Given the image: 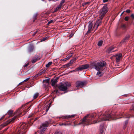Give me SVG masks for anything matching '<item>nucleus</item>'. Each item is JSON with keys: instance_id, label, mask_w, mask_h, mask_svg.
I'll use <instances>...</instances> for the list:
<instances>
[{"instance_id": "obj_2", "label": "nucleus", "mask_w": 134, "mask_h": 134, "mask_svg": "<svg viewBox=\"0 0 134 134\" xmlns=\"http://www.w3.org/2000/svg\"><path fill=\"white\" fill-rule=\"evenodd\" d=\"M96 116V113L87 114L84 116L77 124V125H81L83 127L92 124L91 122L92 119L94 118Z\"/></svg>"}, {"instance_id": "obj_19", "label": "nucleus", "mask_w": 134, "mask_h": 134, "mask_svg": "<svg viewBox=\"0 0 134 134\" xmlns=\"http://www.w3.org/2000/svg\"><path fill=\"white\" fill-rule=\"evenodd\" d=\"M75 115H66L64 116L63 117V119H68L71 118H74L75 116Z\"/></svg>"}, {"instance_id": "obj_25", "label": "nucleus", "mask_w": 134, "mask_h": 134, "mask_svg": "<svg viewBox=\"0 0 134 134\" xmlns=\"http://www.w3.org/2000/svg\"><path fill=\"white\" fill-rule=\"evenodd\" d=\"M39 96V93H35L34 96L33 98L34 99L37 98Z\"/></svg>"}, {"instance_id": "obj_59", "label": "nucleus", "mask_w": 134, "mask_h": 134, "mask_svg": "<svg viewBox=\"0 0 134 134\" xmlns=\"http://www.w3.org/2000/svg\"><path fill=\"white\" fill-rule=\"evenodd\" d=\"M124 12H122V13H121V15H122L124 14Z\"/></svg>"}, {"instance_id": "obj_30", "label": "nucleus", "mask_w": 134, "mask_h": 134, "mask_svg": "<svg viewBox=\"0 0 134 134\" xmlns=\"http://www.w3.org/2000/svg\"><path fill=\"white\" fill-rule=\"evenodd\" d=\"M45 71L46 70H44L42 71H40L39 73L40 74V75H41L44 73L45 72Z\"/></svg>"}, {"instance_id": "obj_55", "label": "nucleus", "mask_w": 134, "mask_h": 134, "mask_svg": "<svg viewBox=\"0 0 134 134\" xmlns=\"http://www.w3.org/2000/svg\"><path fill=\"white\" fill-rule=\"evenodd\" d=\"M8 127L7 128H6V129H5L4 130V131H6L7 130V129H8Z\"/></svg>"}, {"instance_id": "obj_10", "label": "nucleus", "mask_w": 134, "mask_h": 134, "mask_svg": "<svg viewBox=\"0 0 134 134\" xmlns=\"http://www.w3.org/2000/svg\"><path fill=\"white\" fill-rule=\"evenodd\" d=\"M102 20L98 18L96 21L95 24L94 25L93 29H95V30H96L98 28V26L101 24L102 22Z\"/></svg>"}, {"instance_id": "obj_60", "label": "nucleus", "mask_w": 134, "mask_h": 134, "mask_svg": "<svg viewBox=\"0 0 134 134\" xmlns=\"http://www.w3.org/2000/svg\"><path fill=\"white\" fill-rule=\"evenodd\" d=\"M88 3V2L86 3H85V5L87 4Z\"/></svg>"}, {"instance_id": "obj_45", "label": "nucleus", "mask_w": 134, "mask_h": 134, "mask_svg": "<svg viewBox=\"0 0 134 134\" xmlns=\"http://www.w3.org/2000/svg\"><path fill=\"white\" fill-rule=\"evenodd\" d=\"M66 64V65L67 66V67H69L71 65L70 63H69V62L68 63V64Z\"/></svg>"}, {"instance_id": "obj_35", "label": "nucleus", "mask_w": 134, "mask_h": 134, "mask_svg": "<svg viewBox=\"0 0 134 134\" xmlns=\"http://www.w3.org/2000/svg\"><path fill=\"white\" fill-rule=\"evenodd\" d=\"M38 60L36 59L35 58H34L32 61V63H34L36 62Z\"/></svg>"}, {"instance_id": "obj_40", "label": "nucleus", "mask_w": 134, "mask_h": 134, "mask_svg": "<svg viewBox=\"0 0 134 134\" xmlns=\"http://www.w3.org/2000/svg\"><path fill=\"white\" fill-rule=\"evenodd\" d=\"M48 38V37H44L42 40H41L42 41H45L46 40H47Z\"/></svg>"}, {"instance_id": "obj_34", "label": "nucleus", "mask_w": 134, "mask_h": 134, "mask_svg": "<svg viewBox=\"0 0 134 134\" xmlns=\"http://www.w3.org/2000/svg\"><path fill=\"white\" fill-rule=\"evenodd\" d=\"M32 119H31V120L30 121H29L28 124L29 125H32V124H33V121H32Z\"/></svg>"}, {"instance_id": "obj_17", "label": "nucleus", "mask_w": 134, "mask_h": 134, "mask_svg": "<svg viewBox=\"0 0 134 134\" xmlns=\"http://www.w3.org/2000/svg\"><path fill=\"white\" fill-rule=\"evenodd\" d=\"M57 78L54 79H52L51 80V85L53 86H55V84L57 82Z\"/></svg>"}, {"instance_id": "obj_36", "label": "nucleus", "mask_w": 134, "mask_h": 134, "mask_svg": "<svg viewBox=\"0 0 134 134\" xmlns=\"http://www.w3.org/2000/svg\"><path fill=\"white\" fill-rule=\"evenodd\" d=\"M121 115H122L123 116V117L125 118H130V116H129V115H128L127 116L126 115V116H124V114H121Z\"/></svg>"}, {"instance_id": "obj_20", "label": "nucleus", "mask_w": 134, "mask_h": 134, "mask_svg": "<svg viewBox=\"0 0 134 134\" xmlns=\"http://www.w3.org/2000/svg\"><path fill=\"white\" fill-rule=\"evenodd\" d=\"M104 125V123L100 125V133H102V134L103 133V127Z\"/></svg>"}, {"instance_id": "obj_50", "label": "nucleus", "mask_w": 134, "mask_h": 134, "mask_svg": "<svg viewBox=\"0 0 134 134\" xmlns=\"http://www.w3.org/2000/svg\"><path fill=\"white\" fill-rule=\"evenodd\" d=\"M128 120H126L125 121V125H127L128 123Z\"/></svg>"}, {"instance_id": "obj_8", "label": "nucleus", "mask_w": 134, "mask_h": 134, "mask_svg": "<svg viewBox=\"0 0 134 134\" xmlns=\"http://www.w3.org/2000/svg\"><path fill=\"white\" fill-rule=\"evenodd\" d=\"M49 79H48L43 80L42 82L43 83V87L47 92H48L49 88Z\"/></svg>"}, {"instance_id": "obj_24", "label": "nucleus", "mask_w": 134, "mask_h": 134, "mask_svg": "<svg viewBox=\"0 0 134 134\" xmlns=\"http://www.w3.org/2000/svg\"><path fill=\"white\" fill-rule=\"evenodd\" d=\"M77 58L76 57L75 58L71 60L69 62V63L71 65L76 60Z\"/></svg>"}, {"instance_id": "obj_29", "label": "nucleus", "mask_w": 134, "mask_h": 134, "mask_svg": "<svg viewBox=\"0 0 134 134\" xmlns=\"http://www.w3.org/2000/svg\"><path fill=\"white\" fill-rule=\"evenodd\" d=\"M132 110L134 111V102L132 104V107H131L130 111L131 112Z\"/></svg>"}, {"instance_id": "obj_41", "label": "nucleus", "mask_w": 134, "mask_h": 134, "mask_svg": "<svg viewBox=\"0 0 134 134\" xmlns=\"http://www.w3.org/2000/svg\"><path fill=\"white\" fill-rule=\"evenodd\" d=\"M54 92L56 93H59L58 92V90L57 89H55L54 91Z\"/></svg>"}, {"instance_id": "obj_49", "label": "nucleus", "mask_w": 134, "mask_h": 134, "mask_svg": "<svg viewBox=\"0 0 134 134\" xmlns=\"http://www.w3.org/2000/svg\"><path fill=\"white\" fill-rule=\"evenodd\" d=\"M37 31H36L35 32L34 34L32 35V36H35L36 34L37 33Z\"/></svg>"}, {"instance_id": "obj_54", "label": "nucleus", "mask_w": 134, "mask_h": 134, "mask_svg": "<svg viewBox=\"0 0 134 134\" xmlns=\"http://www.w3.org/2000/svg\"><path fill=\"white\" fill-rule=\"evenodd\" d=\"M4 115L2 116L0 119V121L2 120L4 118Z\"/></svg>"}, {"instance_id": "obj_48", "label": "nucleus", "mask_w": 134, "mask_h": 134, "mask_svg": "<svg viewBox=\"0 0 134 134\" xmlns=\"http://www.w3.org/2000/svg\"><path fill=\"white\" fill-rule=\"evenodd\" d=\"M131 16L133 19H134V14H131Z\"/></svg>"}, {"instance_id": "obj_26", "label": "nucleus", "mask_w": 134, "mask_h": 134, "mask_svg": "<svg viewBox=\"0 0 134 134\" xmlns=\"http://www.w3.org/2000/svg\"><path fill=\"white\" fill-rule=\"evenodd\" d=\"M80 71V70H79V67H78L77 68H76V69L75 70H73L70 71V72L71 73L72 72H76V71Z\"/></svg>"}, {"instance_id": "obj_13", "label": "nucleus", "mask_w": 134, "mask_h": 134, "mask_svg": "<svg viewBox=\"0 0 134 134\" xmlns=\"http://www.w3.org/2000/svg\"><path fill=\"white\" fill-rule=\"evenodd\" d=\"M89 67V65L88 64H85L82 65L79 67V70L80 71L83 70L87 69Z\"/></svg>"}, {"instance_id": "obj_28", "label": "nucleus", "mask_w": 134, "mask_h": 134, "mask_svg": "<svg viewBox=\"0 0 134 134\" xmlns=\"http://www.w3.org/2000/svg\"><path fill=\"white\" fill-rule=\"evenodd\" d=\"M52 63V62H49L46 65V67L47 68L49 67L51 65Z\"/></svg>"}, {"instance_id": "obj_52", "label": "nucleus", "mask_w": 134, "mask_h": 134, "mask_svg": "<svg viewBox=\"0 0 134 134\" xmlns=\"http://www.w3.org/2000/svg\"><path fill=\"white\" fill-rule=\"evenodd\" d=\"M29 65V64L28 63H27V64H26L24 66V67H27L28 65Z\"/></svg>"}, {"instance_id": "obj_38", "label": "nucleus", "mask_w": 134, "mask_h": 134, "mask_svg": "<svg viewBox=\"0 0 134 134\" xmlns=\"http://www.w3.org/2000/svg\"><path fill=\"white\" fill-rule=\"evenodd\" d=\"M129 16H126L124 18V20L126 21H128L129 20Z\"/></svg>"}, {"instance_id": "obj_12", "label": "nucleus", "mask_w": 134, "mask_h": 134, "mask_svg": "<svg viewBox=\"0 0 134 134\" xmlns=\"http://www.w3.org/2000/svg\"><path fill=\"white\" fill-rule=\"evenodd\" d=\"M85 85V83L83 82L77 81L76 82V85L77 88H82Z\"/></svg>"}, {"instance_id": "obj_42", "label": "nucleus", "mask_w": 134, "mask_h": 134, "mask_svg": "<svg viewBox=\"0 0 134 134\" xmlns=\"http://www.w3.org/2000/svg\"><path fill=\"white\" fill-rule=\"evenodd\" d=\"M54 134H62L61 132L58 131L56 132Z\"/></svg>"}, {"instance_id": "obj_57", "label": "nucleus", "mask_w": 134, "mask_h": 134, "mask_svg": "<svg viewBox=\"0 0 134 134\" xmlns=\"http://www.w3.org/2000/svg\"><path fill=\"white\" fill-rule=\"evenodd\" d=\"M66 65V64H65V65H64V68H66V67H67V66Z\"/></svg>"}, {"instance_id": "obj_47", "label": "nucleus", "mask_w": 134, "mask_h": 134, "mask_svg": "<svg viewBox=\"0 0 134 134\" xmlns=\"http://www.w3.org/2000/svg\"><path fill=\"white\" fill-rule=\"evenodd\" d=\"M70 54L68 55V56L67 58H68V59L70 58L72 56V54Z\"/></svg>"}, {"instance_id": "obj_7", "label": "nucleus", "mask_w": 134, "mask_h": 134, "mask_svg": "<svg viewBox=\"0 0 134 134\" xmlns=\"http://www.w3.org/2000/svg\"><path fill=\"white\" fill-rule=\"evenodd\" d=\"M49 123V121H46L42 124V125L38 128L40 131V134H43L44 133Z\"/></svg>"}, {"instance_id": "obj_23", "label": "nucleus", "mask_w": 134, "mask_h": 134, "mask_svg": "<svg viewBox=\"0 0 134 134\" xmlns=\"http://www.w3.org/2000/svg\"><path fill=\"white\" fill-rule=\"evenodd\" d=\"M38 14L37 13L35 14L33 16V22H34L35 21V20L37 18V16Z\"/></svg>"}, {"instance_id": "obj_4", "label": "nucleus", "mask_w": 134, "mask_h": 134, "mask_svg": "<svg viewBox=\"0 0 134 134\" xmlns=\"http://www.w3.org/2000/svg\"><path fill=\"white\" fill-rule=\"evenodd\" d=\"M108 113L107 111L105 112V114L106 115L104 117L102 118H100L99 120H97V121H94V123H97L99 122L100 121H107V120H114L113 117L117 115L116 114L113 115V114H107Z\"/></svg>"}, {"instance_id": "obj_32", "label": "nucleus", "mask_w": 134, "mask_h": 134, "mask_svg": "<svg viewBox=\"0 0 134 134\" xmlns=\"http://www.w3.org/2000/svg\"><path fill=\"white\" fill-rule=\"evenodd\" d=\"M40 76V74L39 73L37 74L36 75L33 77V78L34 79H36L37 78V77H38L39 76Z\"/></svg>"}, {"instance_id": "obj_14", "label": "nucleus", "mask_w": 134, "mask_h": 134, "mask_svg": "<svg viewBox=\"0 0 134 134\" xmlns=\"http://www.w3.org/2000/svg\"><path fill=\"white\" fill-rule=\"evenodd\" d=\"M122 54L121 53H119V54H117L113 55V57H116V62H119L121 58L122 57Z\"/></svg>"}, {"instance_id": "obj_3", "label": "nucleus", "mask_w": 134, "mask_h": 134, "mask_svg": "<svg viewBox=\"0 0 134 134\" xmlns=\"http://www.w3.org/2000/svg\"><path fill=\"white\" fill-rule=\"evenodd\" d=\"M106 63L104 61H101L98 62H93L90 65V67L92 68H94L98 71H103L105 69Z\"/></svg>"}, {"instance_id": "obj_58", "label": "nucleus", "mask_w": 134, "mask_h": 134, "mask_svg": "<svg viewBox=\"0 0 134 134\" xmlns=\"http://www.w3.org/2000/svg\"><path fill=\"white\" fill-rule=\"evenodd\" d=\"M126 125H124V129L126 128Z\"/></svg>"}, {"instance_id": "obj_44", "label": "nucleus", "mask_w": 134, "mask_h": 134, "mask_svg": "<svg viewBox=\"0 0 134 134\" xmlns=\"http://www.w3.org/2000/svg\"><path fill=\"white\" fill-rule=\"evenodd\" d=\"M125 12L128 13H129L131 11L130 9L127 10Z\"/></svg>"}, {"instance_id": "obj_16", "label": "nucleus", "mask_w": 134, "mask_h": 134, "mask_svg": "<svg viewBox=\"0 0 134 134\" xmlns=\"http://www.w3.org/2000/svg\"><path fill=\"white\" fill-rule=\"evenodd\" d=\"M34 49V47L32 45H30L28 48V52L30 53L32 52Z\"/></svg>"}, {"instance_id": "obj_1", "label": "nucleus", "mask_w": 134, "mask_h": 134, "mask_svg": "<svg viewBox=\"0 0 134 134\" xmlns=\"http://www.w3.org/2000/svg\"><path fill=\"white\" fill-rule=\"evenodd\" d=\"M29 103V102H28L24 105H23L21 108H19L18 110L16 111V113H18L16 115L14 116L12 119L7 121L4 124L0 125V130H1L2 128L7 125L8 124L10 123H12L14 122L15 121V119L17 118L19 116H22L25 114L26 112L29 110L28 109L31 106V105H30L28 108L25 109L23 114H22V113L20 112L21 111L20 110L22 108L27 106Z\"/></svg>"}, {"instance_id": "obj_33", "label": "nucleus", "mask_w": 134, "mask_h": 134, "mask_svg": "<svg viewBox=\"0 0 134 134\" xmlns=\"http://www.w3.org/2000/svg\"><path fill=\"white\" fill-rule=\"evenodd\" d=\"M101 73V71H99L97 73L96 75H99V77H101L102 76V75H100Z\"/></svg>"}, {"instance_id": "obj_22", "label": "nucleus", "mask_w": 134, "mask_h": 134, "mask_svg": "<svg viewBox=\"0 0 134 134\" xmlns=\"http://www.w3.org/2000/svg\"><path fill=\"white\" fill-rule=\"evenodd\" d=\"M103 41L102 40H100L98 42L97 45L98 46L101 47L102 46L103 43Z\"/></svg>"}, {"instance_id": "obj_9", "label": "nucleus", "mask_w": 134, "mask_h": 134, "mask_svg": "<svg viewBox=\"0 0 134 134\" xmlns=\"http://www.w3.org/2000/svg\"><path fill=\"white\" fill-rule=\"evenodd\" d=\"M131 34L128 33L126 34L124 38L121 41L120 44H122L124 43H127L130 40L131 37Z\"/></svg>"}, {"instance_id": "obj_53", "label": "nucleus", "mask_w": 134, "mask_h": 134, "mask_svg": "<svg viewBox=\"0 0 134 134\" xmlns=\"http://www.w3.org/2000/svg\"><path fill=\"white\" fill-rule=\"evenodd\" d=\"M73 35H74L73 34L71 33L70 35V37H72V36H73Z\"/></svg>"}, {"instance_id": "obj_39", "label": "nucleus", "mask_w": 134, "mask_h": 134, "mask_svg": "<svg viewBox=\"0 0 134 134\" xmlns=\"http://www.w3.org/2000/svg\"><path fill=\"white\" fill-rule=\"evenodd\" d=\"M53 20H51L50 21H49L47 24L48 25H49L51 23H53Z\"/></svg>"}, {"instance_id": "obj_46", "label": "nucleus", "mask_w": 134, "mask_h": 134, "mask_svg": "<svg viewBox=\"0 0 134 134\" xmlns=\"http://www.w3.org/2000/svg\"><path fill=\"white\" fill-rule=\"evenodd\" d=\"M30 79V77H29V78H27L26 79H25L24 81V82H26L27 81H28V80H29Z\"/></svg>"}, {"instance_id": "obj_61", "label": "nucleus", "mask_w": 134, "mask_h": 134, "mask_svg": "<svg viewBox=\"0 0 134 134\" xmlns=\"http://www.w3.org/2000/svg\"><path fill=\"white\" fill-rule=\"evenodd\" d=\"M99 134H102V133L101 134L100 133Z\"/></svg>"}, {"instance_id": "obj_11", "label": "nucleus", "mask_w": 134, "mask_h": 134, "mask_svg": "<svg viewBox=\"0 0 134 134\" xmlns=\"http://www.w3.org/2000/svg\"><path fill=\"white\" fill-rule=\"evenodd\" d=\"M116 48V46L114 45L110 46L107 48L106 50V52L108 53L115 52L117 50H114Z\"/></svg>"}, {"instance_id": "obj_21", "label": "nucleus", "mask_w": 134, "mask_h": 134, "mask_svg": "<svg viewBox=\"0 0 134 134\" xmlns=\"http://www.w3.org/2000/svg\"><path fill=\"white\" fill-rule=\"evenodd\" d=\"M62 6L59 4L58 6L54 10L53 12V13H55V12H57L58 10H59L61 8Z\"/></svg>"}, {"instance_id": "obj_43", "label": "nucleus", "mask_w": 134, "mask_h": 134, "mask_svg": "<svg viewBox=\"0 0 134 134\" xmlns=\"http://www.w3.org/2000/svg\"><path fill=\"white\" fill-rule=\"evenodd\" d=\"M60 126L64 125L65 126H66V125L67 124L65 123H60Z\"/></svg>"}, {"instance_id": "obj_6", "label": "nucleus", "mask_w": 134, "mask_h": 134, "mask_svg": "<svg viewBox=\"0 0 134 134\" xmlns=\"http://www.w3.org/2000/svg\"><path fill=\"white\" fill-rule=\"evenodd\" d=\"M71 85L68 82H62L59 85H57L56 87L60 91H65L67 90L68 87H70Z\"/></svg>"}, {"instance_id": "obj_51", "label": "nucleus", "mask_w": 134, "mask_h": 134, "mask_svg": "<svg viewBox=\"0 0 134 134\" xmlns=\"http://www.w3.org/2000/svg\"><path fill=\"white\" fill-rule=\"evenodd\" d=\"M108 0H103V3H105L108 1Z\"/></svg>"}, {"instance_id": "obj_31", "label": "nucleus", "mask_w": 134, "mask_h": 134, "mask_svg": "<svg viewBox=\"0 0 134 134\" xmlns=\"http://www.w3.org/2000/svg\"><path fill=\"white\" fill-rule=\"evenodd\" d=\"M34 58L37 59L38 60H39L40 59V57L38 55H35V56Z\"/></svg>"}, {"instance_id": "obj_37", "label": "nucleus", "mask_w": 134, "mask_h": 134, "mask_svg": "<svg viewBox=\"0 0 134 134\" xmlns=\"http://www.w3.org/2000/svg\"><path fill=\"white\" fill-rule=\"evenodd\" d=\"M65 2V0H62L59 4H60V5H62V6L63 4Z\"/></svg>"}, {"instance_id": "obj_27", "label": "nucleus", "mask_w": 134, "mask_h": 134, "mask_svg": "<svg viewBox=\"0 0 134 134\" xmlns=\"http://www.w3.org/2000/svg\"><path fill=\"white\" fill-rule=\"evenodd\" d=\"M13 111L12 110H9L8 112V114L10 115H12L13 113Z\"/></svg>"}, {"instance_id": "obj_5", "label": "nucleus", "mask_w": 134, "mask_h": 134, "mask_svg": "<svg viewBox=\"0 0 134 134\" xmlns=\"http://www.w3.org/2000/svg\"><path fill=\"white\" fill-rule=\"evenodd\" d=\"M107 6V4H104L103 7L100 10L99 17L98 18L102 20L103 18L108 11V7Z\"/></svg>"}, {"instance_id": "obj_15", "label": "nucleus", "mask_w": 134, "mask_h": 134, "mask_svg": "<svg viewBox=\"0 0 134 134\" xmlns=\"http://www.w3.org/2000/svg\"><path fill=\"white\" fill-rule=\"evenodd\" d=\"M93 27V24L92 22H91L89 24L88 26V30L86 34L88 35L89 33L91 32L92 30V28Z\"/></svg>"}, {"instance_id": "obj_18", "label": "nucleus", "mask_w": 134, "mask_h": 134, "mask_svg": "<svg viewBox=\"0 0 134 134\" xmlns=\"http://www.w3.org/2000/svg\"><path fill=\"white\" fill-rule=\"evenodd\" d=\"M128 25H126L125 24L122 23L121 25V27L123 29L125 30L126 31L127 30V29L128 28Z\"/></svg>"}, {"instance_id": "obj_56", "label": "nucleus", "mask_w": 134, "mask_h": 134, "mask_svg": "<svg viewBox=\"0 0 134 134\" xmlns=\"http://www.w3.org/2000/svg\"><path fill=\"white\" fill-rule=\"evenodd\" d=\"M32 116H33V114H32L31 115H30V116H29V117H28V118H30Z\"/></svg>"}]
</instances>
